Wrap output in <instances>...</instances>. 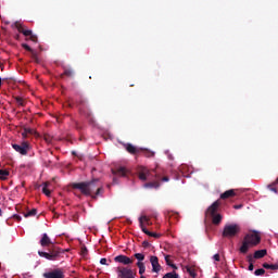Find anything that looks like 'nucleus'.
<instances>
[{"label":"nucleus","instance_id":"8fccbe9b","mask_svg":"<svg viewBox=\"0 0 278 278\" xmlns=\"http://www.w3.org/2000/svg\"><path fill=\"white\" fill-rule=\"evenodd\" d=\"M240 207H242V205H235V210H240Z\"/></svg>","mask_w":278,"mask_h":278},{"label":"nucleus","instance_id":"2f4dec72","mask_svg":"<svg viewBox=\"0 0 278 278\" xmlns=\"http://www.w3.org/2000/svg\"><path fill=\"white\" fill-rule=\"evenodd\" d=\"M24 129L26 130V134L28 136H38V132H36V130L33 128H24Z\"/></svg>","mask_w":278,"mask_h":278},{"label":"nucleus","instance_id":"79ce46f5","mask_svg":"<svg viewBox=\"0 0 278 278\" xmlns=\"http://www.w3.org/2000/svg\"><path fill=\"white\" fill-rule=\"evenodd\" d=\"M270 266L271 264H268V263L263 264V268H266V270H270Z\"/></svg>","mask_w":278,"mask_h":278},{"label":"nucleus","instance_id":"ddd939ff","mask_svg":"<svg viewBox=\"0 0 278 278\" xmlns=\"http://www.w3.org/2000/svg\"><path fill=\"white\" fill-rule=\"evenodd\" d=\"M150 263L152 266V273H156V275L162 270V265H160V258L157 256H150Z\"/></svg>","mask_w":278,"mask_h":278},{"label":"nucleus","instance_id":"a18cd8bd","mask_svg":"<svg viewBox=\"0 0 278 278\" xmlns=\"http://www.w3.org/2000/svg\"><path fill=\"white\" fill-rule=\"evenodd\" d=\"M22 136H23V138H27V131L24 129V131L22 132Z\"/></svg>","mask_w":278,"mask_h":278},{"label":"nucleus","instance_id":"49530a36","mask_svg":"<svg viewBox=\"0 0 278 278\" xmlns=\"http://www.w3.org/2000/svg\"><path fill=\"white\" fill-rule=\"evenodd\" d=\"M161 181H169L168 176L163 177V178L161 179Z\"/></svg>","mask_w":278,"mask_h":278},{"label":"nucleus","instance_id":"4c0bfd02","mask_svg":"<svg viewBox=\"0 0 278 278\" xmlns=\"http://www.w3.org/2000/svg\"><path fill=\"white\" fill-rule=\"evenodd\" d=\"M100 264H102L103 266H109L108 258H101Z\"/></svg>","mask_w":278,"mask_h":278},{"label":"nucleus","instance_id":"a878e982","mask_svg":"<svg viewBox=\"0 0 278 278\" xmlns=\"http://www.w3.org/2000/svg\"><path fill=\"white\" fill-rule=\"evenodd\" d=\"M277 184H278V179L274 181L271 185L267 186L268 190H270V192H275V194H277V187H275L277 186Z\"/></svg>","mask_w":278,"mask_h":278},{"label":"nucleus","instance_id":"c756f323","mask_svg":"<svg viewBox=\"0 0 278 278\" xmlns=\"http://www.w3.org/2000/svg\"><path fill=\"white\" fill-rule=\"evenodd\" d=\"M163 278H179V274H176L175 271L167 273L163 276Z\"/></svg>","mask_w":278,"mask_h":278},{"label":"nucleus","instance_id":"c85d7f7f","mask_svg":"<svg viewBox=\"0 0 278 278\" xmlns=\"http://www.w3.org/2000/svg\"><path fill=\"white\" fill-rule=\"evenodd\" d=\"M36 214H38V210L33 208L29 212L25 213L24 216L25 218H29V216H36Z\"/></svg>","mask_w":278,"mask_h":278},{"label":"nucleus","instance_id":"2eb2a0df","mask_svg":"<svg viewBox=\"0 0 278 278\" xmlns=\"http://www.w3.org/2000/svg\"><path fill=\"white\" fill-rule=\"evenodd\" d=\"M126 151H128L131 155H137V153H140L142 151V148H137L136 146L131 143H127L125 146Z\"/></svg>","mask_w":278,"mask_h":278},{"label":"nucleus","instance_id":"f03ea898","mask_svg":"<svg viewBox=\"0 0 278 278\" xmlns=\"http://www.w3.org/2000/svg\"><path fill=\"white\" fill-rule=\"evenodd\" d=\"M39 244L41 247H49L47 252L38 251L39 257H45V260H48L49 262H58L62 260V257H64V253H66V250L56 247L47 233L42 235Z\"/></svg>","mask_w":278,"mask_h":278},{"label":"nucleus","instance_id":"864d4df0","mask_svg":"<svg viewBox=\"0 0 278 278\" xmlns=\"http://www.w3.org/2000/svg\"><path fill=\"white\" fill-rule=\"evenodd\" d=\"M0 216H3V211H1V208H0Z\"/></svg>","mask_w":278,"mask_h":278},{"label":"nucleus","instance_id":"f257e3e1","mask_svg":"<svg viewBox=\"0 0 278 278\" xmlns=\"http://www.w3.org/2000/svg\"><path fill=\"white\" fill-rule=\"evenodd\" d=\"M74 190H79L85 197H90L93 201H97L99 197H103L105 189L99 178H93L90 181L74 182L72 185Z\"/></svg>","mask_w":278,"mask_h":278},{"label":"nucleus","instance_id":"4be33fe9","mask_svg":"<svg viewBox=\"0 0 278 278\" xmlns=\"http://www.w3.org/2000/svg\"><path fill=\"white\" fill-rule=\"evenodd\" d=\"M136 266L139 268V275L147 273V265H144V263H136Z\"/></svg>","mask_w":278,"mask_h":278},{"label":"nucleus","instance_id":"39448f33","mask_svg":"<svg viewBox=\"0 0 278 278\" xmlns=\"http://www.w3.org/2000/svg\"><path fill=\"white\" fill-rule=\"evenodd\" d=\"M12 29H17L20 34H23L26 38H29L31 42H38V36L34 35V33L29 29L25 28L21 22H15L11 25Z\"/></svg>","mask_w":278,"mask_h":278},{"label":"nucleus","instance_id":"473e14b6","mask_svg":"<svg viewBox=\"0 0 278 278\" xmlns=\"http://www.w3.org/2000/svg\"><path fill=\"white\" fill-rule=\"evenodd\" d=\"M265 273H266V270H265L264 268H260V269H256V270L254 271V275H255L256 277H260V276L264 275Z\"/></svg>","mask_w":278,"mask_h":278},{"label":"nucleus","instance_id":"72a5a7b5","mask_svg":"<svg viewBox=\"0 0 278 278\" xmlns=\"http://www.w3.org/2000/svg\"><path fill=\"white\" fill-rule=\"evenodd\" d=\"M80 255L83 257H86V255H88V248H86V245H84L81 249H80Z\"/></svg>","mask_w":278,"mask_h":278},{"label":"nucleus","instance_id":"393cba45","mask_svg":"<svg viewBox=\"0 0 278 278\" xmlns=\"http://www.w3.org/2000/svg\"><path fill=\"white\" fill-rule=\"evenodd\" d=\"M23 49H25L26 51H29L33 55V58H36V52L34 51V49H31V47H29V45L27 43H23L22 45Z\"/></svg>","mask_w":278,"mask_h":278},{"label":"nucleus","instance_id":"c9c22d12","mask_svg":"<svg viewBox=\"0 0 278 278\" xmlns=\"http://www.w3.org/2000/svg\"><path fill=\"white\" fill-rule=\"evenodd\" d=\"M165 262L167 266H170L173 264V262L170 261V255H165Z\"/></svg>","mask_w":278,"mask_h":278},{"label":"nucleus","instance_id":"7ed1b4c3","mask_svg":"<svg viewBox=\"0 0 278 278\" xmlns=\"http://www.w3.org/2000/svg\"><path fill=\"white\" fill-rule=\"evenodd\" d=\"M231 197H236V191L233 189L227 190L220 194L219 199L213 202L207 210L205 211V215L207 218H211L212 223L215 226L220 225L223 223V215L219 214L220 205H223L222 200L231 199Z\"/></svg>","mask_w":278,"mask_h":278},{"label":"nucleus","instance_id":"412c9836","mask_svg":"<svg viewBox=\"0 0 278 278\" xmlns=\"http://www.w3.org/2000/svg\"><path fill=\"white\" fill-rule=\"evenodd\" d=\"M140 152L143 153L144 157H154L155 156V152L148 150V149L141 148Z\"/></svg>","mask_w":278,"mask_h":278},{"label":"nucleus","instance_id":"b1692460","mask_svg":"<svg viewBox=\"0 0 278 278\" xmlns=\"http://www.w3.org/2000/svg\"><path fill=\"white\" fill-rule=\"evenodd\" d=\"M144 188H155V189H157V188H160V182L159 181L147 182L144 185Z\"/></svg>","mask_w":278,"mask_h":278},{"label":"nucleus","instance_id":"20e7f679","mask_svg":"<svg viewBox=\"0 0 278 278\" xmlns=\"http://www.w3.org/2000/svg\"><path fill=\"white\" fill-rule=\"evenodd\" d=\"M261 242H262V237H260L257 232L248 233L244 236L239 251L243 255H247V253H249V249L253 247H257V244H260Z\"/></svg>","mask_w":278,"mask_h":278},{"label":"nucleus","instance_id":"3c124183","mask_svg":"<svg viewBox=\"0 0 278 278\" xmlns=\"http://www.w3.org/2000/svg\"><path fill=\"white\" fill-rule=\"evenodd\" d=\"M4 66L2 63H0V71H3Z\"/></svg>","mask_w":278,"mask_h":278},{"label":"nucleus","instance_id":"5fc2aeb1","mask_svg":"<svg viewBox=\"0 0 278 278\" xmlns=\"http://www.w3.org/2000/svg\"><path fill=\"white\" fill-rule=\"evenodd\" d=\"M2 81H1V77H0V86H1Z\"/></svg>","mask_w":278,"mask_h":278},{"label":"nucleus","instance_id":"603ef678","mask_svg":"<svg viewBox=\"0 0 278 278\" xmlns=\"http://www.w3.org/2000/svg\"><path fill=\"white\" fill-rule=\"evenodd\" d=\"M113 184H117L116 178H113Z\"/></svg>","mask_w":278,"mask_h":278},{"label":"nucleus","instance_id":"6e6552de","mask_svg":"<svg viewBox=\"0 0 278 278\" xmlns=\"http://www.w3.org/2000/svg\"><path fill=\"white\" fill-rule=\"evenodd\" d=\"M155 176V179H160V176L155 174V170L150 172L147 167H141L139 169V179L141 181H147V179H151V177Z\"/></svg>","mask_w":278,"mask_h":278},{"label":"nucleus","instance_id":"f3484780","mask_svg":"<svg viewBox=\"0 0 278 278\" xmlns=\"http://www.w3.org/2000/svg\"><path fill=\"white\" fill-rule=\"evenodd\" d=\"M131 257L132 260L135 258L137 261V264H144V253H135Z\"/></svg>","mask_w":278,"mask_h":278},{"label":"nucleus","instance_id":"1a4fd4ad","mask_svg":"<svg viewBox=\"0 0 278 278\" xmlns=\"http://www.w3.org/2000/svg\"><path fill=\"white\" fill-rule=\"evenodd\" d=\"M78 110L83 116H86L87 118H90L92 116V112H90V109H88V102L85 99H80L78 102Z\"/></svg>","mask_w":278,"mask_h":278},{"label":"nucleus","instance_id":"9d476101","mask_svg":"<svg viewBox=\"0 0 278 278\" xmlns=\"http://www.w3.org/2000/svg\"><path fill=\"white\" fill-rule=\"evenodd\" d=\"M12 148L17 153H21V155H27V153H29V142H27V141H24L21 144L14 143V144H12Z\"/></svg>","mask_w":278,"mask_h":278},{"label":"nucleus","instance_id":"423d86ee","mask_svg":"<svg viewBox=\"0 0 278 278\" xmlns=\"http://www.w3.org/2000/svg\"><path fill=\"white\" fill-rule=\"evenodd\" d=\"M240 231H241L240 225L229 224L224 227L222 236L223 238L231 239V238H236V236H238Z\"/></svg>","mask_w":278,"mask_h":278},{"label":"nucleus","instance_id":"a19ab883","mask_svg":"<svg viewBox=\"0 0 278 278\" xmlns=\"http://www.w3.org/2000/svg\"><path fill=\"white\" fill-rule=\"evenodd\" d=\"M213 260H215V262H220V254H215Z\"/></svg>","mask_w":278,"mask_h":278},{"label":"nucleus","instance_id":"0eeeda50","mask_svg":"<svg viewBox=\"0 0 278 278\" xmlns=\"http://www.w3.org/2000/svg\"><path fill=\"white\" fill-rule=\"evenodd\" d=\"M117 278H136V269H131L129 266H118L115 268Z\"/></svg>","mask_w":278,"mask_h":278},{"label":"nucleus","instance_id":"7c9ffc66","mask_svg":"<svg viewBox=\"0 0 278 278\" xmlns=\"http://www.w3.org/2000/svg\"><path fill=\"white\" fill-rule=\"evenodd\" d=\"M146 236H149L150 238H161L162 235L156 233V232H151V231H146Z\"/></svg>","mask_w":278,"mask_h":278},{"label":"nucleus","instance_id":"58836bf2","mask_svg":"<svg viewBox=\"0 0 278 278\" xmlns=\"http://www.w3.org/2000/svg\"><path fill=\"white\" fill-rule=\"evenodd\" d=\"M269 270H278V263L271 264Z\"/></svg>","mask_w":278,"mask_h":278},{"label":"nucleus","instance_id":"dca6fc26","mask_svg":"<svg viewBox=\"0 0 278 278\" xmlns=\"http://www.w3.org/2000/svg\"><path fill=\"white\" fill-rule=\"evenodd\" d=\"M166 218H168L169 223H173V220H179V213L167 211L165 213Z\"/></svg>","mask_w":278,"mask_h":278},{"label":"nucleus","instance_id":"6ab92c4d","mask_svg":"<svg viewBox=\"0 0 278 278\" xmlns=\"http://www.w3.org/2000/svg\"><path fill=\"white\" fill-rule=\"evenodd\" d=\"M266 250H258L254 252V260H262L266 255Z\"/></svg>","mask_w":278,"mask_h":278},{"label":"nucleus","instance_id":"9b49d317","mask_svg":"<svg viewBox=\"0 0 278 278\" xmlns=\"http://www.w3.org/2000/svg\"><path fill=\"white\" fill-rule=\"evenodd\" d=\"M114 262H116L117 264H123L124 266H131V264H134V257L119 254L114 257Z\"/></svg>","mask_w":278,"mask_h":278},{"label":"nucleus","instance_id":"aec40b11","mask_svg":"<svg viewBox=\"0 0 278 278\" xmlns=\"http://www.w3.org/2000/svg\"><path fill=\"white\" fill-rule=\"evenodd\" d=\"M51 186V182H45L42 187V192L46 194V197H51V191L49 190V187Z\"/></svg>","mask_w":278,"mask_h":278},{"label":"nucleus","instance_id":"4468645a","mask_svg":"<svg viewBox=\"0 0 278 278\" xmlns=\"http://www.w3.org/2000/svg\"><path fill=\"white\" fill-rule=\"evenodd\" d=\"M113 175L116 177H127V168L121 166L112 169Z\"/></svg>","mask_w":278,"mask_h":278},{"label":"nucleus","instance_id":"a211bd4d","mask_svg":"<svg viewBox=\"0 0 278 278\" xmlns=\"http://www.w3.org/2000/svg\"><path fill=\"white\" fill-rule=\"evenodd\" d=\"M63 74L61 75V77H64V75H65V77H73V75H75V71H73V68H71V67H66V66H64L63 67Z\"/></svg>","mask_w":278,"mask_h":278},{"label":"nucleus","instance_id":"e433bc0d","mask_svg":"<svg viewBox=\"0 0 278 278\" xmlns=\"http://www.w3.org/2000/svg\"><path fill=\"white\" fill-rule=\"evenodd\" d=\"M142 247L143 249H149L151 247V243H149V241H143Z\"/></svg>","mask_w":278,"mask_h":278},{"label":"nucleus","instance_id":"cd10ccee","mask_svg":"<svg viewBox=\"0 0 278 278\" xmlns=\"http://www.w3.org/2000/svg\"><path fill=\"white\" fill-rule=\"evenodd\" d=\"M186 270H187V273H189L190 277H192V278L197 277V271L194 270V268H192L190 266H186Z\"/></svg>","mask_w":278,"mask_h":278},{"label":"nucleus","instance_id":"5701e85b","mask_svg":"<svg viewBox=\"0 0 278 278\" xmlns=\"http://www.w3.org/2000/svg\"><path fill=\"white\" fill-rule=\"evenodd\" d=\"M10 177V172L8 169H0V179L5 181Z\"/></svg>","mask_w":278,"mask_h":278},{"label":"nucleus","instance_id":"f704fd0d","mask_svg":"<svg viewBox=\"0 0 278 278\" xmlns=\"http://www.w3.org/2000/svg\"><path fill=\"white\" fill-rule=\"evenodd\" d=\"M15 101L17 104H20L22 106L25 105V102L23 101V98H21V97H15Z\"/></svg>","mask_w":278,"mask_h":278},{"label":"nucleus","instance_id":"bb28decb","mask_svg":"<svg viewBox=\"0 0 278 278\" xmlns=\"http://www.w3.org/2000/svg\"><path fill=\"white\" fill-rule=\"evenodd\" d=\"M144 223H146L147 225H151L149 217L146 216V215H143V216H141V217L139 218V224H140V225H144Z\"/></svg>","mask_w":278,"mask_h":278},{"label":"nucleus","instance_id":"de8ad7c7","mask_svg":"<svg viewBox=\"0 0 278 278\" xmlns=\"http://www.w3.org/2000/svg\"><path fill=\"white\" fill-rule=\"evenodd\" d=\"M169 266H170V268H174V270H177V265L172 263Z\"/></svg>","mask_w":278,"mask_h":278},{"label":"nucleus","instance_id":"f8f14e48","mask_svg":"<svg viewBox=\"0 0 278 278\" xmlns=\"http://www.w3.org/2000/svg\"><path fill=\"white\" fill-rule=\"evenodd\" d=\"M45 278H64V271L60 268L47 271L43 274Z\"/></svg>","mask_w":278,"mask_h":278},{"label":"nucleus","instance_id":"37998d69","mask_svg":"<svg viewBox=\"0 0 278 278\" xmlns=\"http://www.w3.org/2000/svg\"><path fill=\"white\" fill-rule=\"evenodd\" d=\"M248 262L249 264H253V255H248Z\"/></svg>","mask_w":278,"mask_h":278},{"label":"nucleus","instance_id":"ea45409f","mask_svg":"<svg viewBox=\"0 0 278 278\" xmlns=\"http://www.w3.org/2000/svg\"><path fill=\"white\" fill-rule=\"evenodd\" d=\"M141 227V231H143V233H147V231H149V229H147V227H144V224H140Z\"/></svg>","mask_w":278,"mask_h":278},{"label":"nucleus","instance_id":"09e8293b","mask_svg":"<svg viewBox=\"0 0 278 278\" xmlns=\"http://www.w3.org/2000/svg\"><path fill=\"white\" fill-rule=\"evenodd\" d=\"M15 40H21V35H15Z\"/></svg>","mask_w":278,"mask_h":278},{"label":"nucleus","instance_id":"c03bdc74","mask_svg":"<svg viewBox=\"0 0 278 278\" xmlns=\"http://www.w3.org/2000/svg\"><path fill=\"white\" fill-rule=\"evenodd\" d=\"M253 268H255V266H253V263H250L248 270H253Z\"/></svg>","mask_w":278,"mask_h":278}]
</instances>
